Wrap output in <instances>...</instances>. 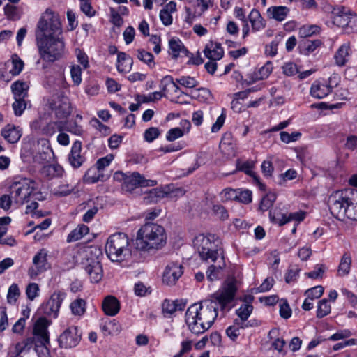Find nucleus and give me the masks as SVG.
Segmentation results:
<instances>
[{"label": "nucleus", "instance_id": "nucleus-1", "mask_svg": "<svg viewBox=\"0 0 357 357\" xmlns=\"http://www.w3.org/2000/svg\"><path fill=\"white\" fill-rule=\"evenodd\" d=\"M237 287L236 281L225 282L216 292L211 295V298L201 301L199 303L191 305L187 310L185 314L189 316L190 321L192 319H201L202 322L200 326L211 327L218 317V304L222 310H224L234 300Z\"/></svg>", "mask_w": 357, "mask_h": 357}, {"label": "nucleus", "instance_id": "nucleus-2", "mask_svg": "<svg viewBox=\"0 0 357 357\" xmlns=\"http://www.w3.org/2000/svg\"><path fill=\"white\" fill-rule=\"evenodd\" d=\"M165 229L155 223L144 224L137 231L135 242V248L144 252H153L166 244Z\"/></svg>", "mask_w": 357, "mask_h": 357}, {"label": "nucleus", "instance_id": "nucleus-3", "mask_svg": "<svg viewBox=\"0 0 357 357\" xmlns=\"http://www.w3.org/2000/svg\"><path fill=\"white\" fill-rule=\"evenodd\" d=\"M50 323L45 317L39 318L34 324L33 336L24 340L11 347L18 352H28L33 347L47 348L50 344L47 328Z\"/></svg>", "mask_w": 357, "mask_h": 357}, {"label": "nucleus", "instance_id": "nucleus-4", "mask_svg": "<svg viewBox=\"0 0 357 357\" xmlns=\"http://www.w3.org/2000/svg\"><path fill=\"white\" fill-rule=\"evenodd\" d=\"M50 323L45 317L39 318L34 324L33 336L24 340L11 347L18 352H28L33 347L47 348L50 344L47 328Z\"/></svg>", "mask_w": 357, "mask_h": 357}, {"label": "nucleus", "instance_id": "nucleus-5", "mask_svg": "<svg viewBox=\"0 0 357 357\" xmlns=\"http://www.w3.org/2000/svg\"><path fill=\"white\" fill-rule=\"evenodd\" d=\"M194 246L202 261L208 263H215L223 257V252L218 245V241L215 240L213 235L204 236L199 234L193 241Z\"/></svg>", "mask_w": 357, "mask_h": 357}, {"label": "nucleus", "instance_id": "nucleus-6", "mask_svg": "<svg viewBox=\"0 0 357 357\" xmlns=\"http://www.w3.org/2000/svg\"><path fill=\"white\" fill-rule=\"evenodd\" d=\"M36 41L43 60L54 62L63 55L65 45L61 36L36 38Z\"/></svg>", "mask_w": 357, "mask_h": 357}, {"label": "nucleus", "instance_id": "nucleus-7", "mask_svg": "<svg viewBox=\"0 0 357 357\" xmlns=\"http://www.w3.org/2000/svg\"><path fill=\"white\" fill-rule=\"evenodd\" d=\"M105 249L108 258L114 262L126 261L131 255L129 240L124 233L111 235L107 241Z\"/></svg>", "mask_w": 357, "mask_h": 357}, {"label": "nucleus", "instance_id": "nucleus-8", "mask_svg": "<svg viewBox=\"0 0 357 357\" xmlns=\"http://www.w3.org/2000/svg\"><path fill=\"white\" fill-rule=\"evenodd\" d=\"M356 197H357V190L353 188H346L334 192L328 199L331 214L337 219L344 220L349 204H353Z\"/></svg>", "mask_w": 357, "mask_h": 357}, {"label": "nucleus", "instance_id": "nucleus-9", "mask_svg": "<svg viewBox=\"0 0 357 357\" xmlns=\"http://www.w3.org/2000/svg\"><path fill=\"white\" fill-rule=\"evenodd\" d=\"M35 35L36 38L61 36L62 26L59 14L46 9L38 22Z\"/></svg>", "mask_w": 357, "mask_h": 357}, {"label": "nucleus", "instance_id": "nucleus-10", "mask_svg": "<svg viewBox=\"0 0 357 357\" xmlns=\"http://www.w3.org/2000/svg\"><path fill=\"white\" fill-rule=\"evenodd\" d=\"M114 178L116 181H123L122 189L127 192H132L139 187L154 186L157 183L156 181L146 179L137 172L126 174L116 172L114 174Z\"/></svg>", "mask_w": 357, "mask_h": 357}, {"label": "nucleus", "instance_id": "nucleus-11", "mask_svg": "<svg viewBox=\"0 0 357 357\" xmlns=\"http://www.w3.org/2000/svg\"><path fill=\"white\" fill-rule=\"evenodd\" d=\"M34 182L28 178H22L14 182L10 186V195L14 204L22 206L29 201L34 190Z\"/></svg>", "mask_w": 357, "mask_h": 357}, {"label": "nucleus", "instance_id": "nucleus-12", "mask_svg": "<svg viewBox=\"0 0 357 357\" xmlns=\"http://www.w3.org/2000/svg\"><path fill=\"white\" fill-rule=\"evenodd\" d=\"M50 108L54 111L59 119H66L71 114V106L68 98L63 95L54 97L49 103Z\"/></svg>", "mask_w": 357, "mask_h": 357}, {"label": "nucleus", "instance_id": "nucleus-13", "mask_svg": "<svg viewBox=\"0 0 357 357\" xmlns=\"http://www.w3.org/2000/svg\"><path fill=\"white\" fill-rule=\"evenodd\" d=\"M61 121H45L44 119L40 117L33 121L31 124V128L36 132H40L41 134L48 137L54 135L57 131L63 130Z\"/></svg>", "mask_w": 357, "mask_h": 357}, {"label": "nucleus", "instance_id": "nucleus-14", "mask_svg": "<svg viewBox=\"0 0 357 357\" xmlns=\"http://www.w3.org/2000/svg\"><path fill=\"white\" fill-rule=\"evenodd\" d=\"M82 334L77 326H70L59 337V344L62 348L69 349L76 347L80 342Z\"/></svg>", "mask_w": 357, "mask_h": 357}, {"label": "nucleus", "instance_id": "nucleus-15", "mask_svg": "<svg viewBox=\"0 0 357 357\" xmlns=\"http://www.w3.org/2000/svg\"><path fill=\"white\" fill-rule=\"evenodd\" d=\"M47 252L45 249L40 250L33 258V265L29 268L28 274L34 278L39 274L47 271L50 265L47 259Z\"/></svg>", "mask_w": 357, "mask_h": 357}, {"label": "nucleus", "instance_id": "nucleus-16", "mask_svg": "<svg viewBox=\"0 0 357 357\" xmlns=\"http://www.w3.org/2000/svg\"><path fill=\"white\" fill-rule=\"evenodd\" d=\"M305 213L302 211L291 213L289 215L284 214L281 213L278 208H275L269 212L271 221L273 223L278 224L280 226L284 225L291 220H296L299 222L305 218Z\"/></svg>", "mask_w": 357, "mask_h": 357}, {"label": "nucleus", "instance_id": "nucleus-17", "mask_svg": "<svg viewBox=\"0 0 357 357\" xmlns=\"http://www.w3.org/2000/svg\"><path fill=\"white\" fill-rule=\"evenodd\" d=\"M64 296L65 294L60 291L54 292L43 306L44 313L48 316L56 317Z\"/></svg>", "mask_w": 357, "mask_h": 357}, {"label": "nucleus", "instance_id": "nucleus-18", "mask_svg": "<svg viewBox=\"0 0 357 357\" xmlns=\"http://www.w3.org/2000/svg\"><path fill=\"white\" fill-rule=\"evenodd\" d=\"M183 273V266L181 264L171 262L165 268L162 276V282L167 285L175 284Z\"/></svg>", "mask_w": 357, "mask_h": 357}, {"label": "nucleus", "instance_id": "nucleus-19", "mask_svg": "<svg viewBox=\"0 0 357 357\" xmlns=\"http://www.w3.org/2000/svg\"><path fill=\"white\" fill-rule=\"evenodd\" d=\"M335 77H330L328 84L322 83L319 81H315L311 86L310 95L316 98L321 99L328 96L333 88V83Z\"/></svg>", "mask_w": 357, "mask_h": 357}, {"label": "nucleus", "instance_id": "nucleus-20", "mask_svg": "<svg viewBox=\"0 0 357 357\" xmlns=\"http://www.w3.org/2000/svg\"><path fill=\"white\" fill-rule=\"evenodd\" d=\"M82 142L75 141L71 147L70 152L68 155V162L70 165L75 168L80 167L86 160L85 157L81 153Z\"/></svg>", "mask_w": 357, "mask_h": 357}, {"label": "nucleus", "instance_id": "nucleus-21", "mask_svg": "<svg viewBox=\"0 0 357 357\" xmlns=\"http://www.w3.org/2000/svg\"><path fill=\"white\" fill-rule=\"evenodd\" d=\"M85 271L89 275L91 281L93 283L99 282L102 278V267L100 262L97 259L88 260Z\"/></svg>", "mask_w": 357, "mask_h": 357}, {"label": "nucleus", "instance_id": "nucleus-22", "mask_svg": "<svg viewBox=\"0 0 357 357\" xmlns=\"http://www.w3.org/2000/svg\"><path fill=\"white\" fill-rule=\"evenodd\" d=\"M102 309L107 316H115L120 310V303L114 296H107L102 303Z\"/></svg>", "mask_w": 357, "mask_h": 357}, {"label": "nucleus", "instance_id": "nucleus-23", "mask_svg": "<svg viewBox=\"0 0 357 357\" xmlns=\"http://www.w3.org/2000/svg\"><path fill=\"white\" fill-rule=\"evenodd\" d=\"M169 53L174 59L179 56H189L190 52L185 47L183 43L178 38H172L169 41Z\"/></svg>", "mask_w": 357, "mask_h": 357}, {"label": "nucleus", "instance_id": "nucleus-24", "mask_svg": "<svg viewBox=\"0 0 357 357\" xmlns=\"http://www.w3.org/2000/svg\"><path fill=\"white\" fill-rule=\"evenodd\" d=\"M1 135L8 142L14 144L20 139L22 133L18 127L8 124L2 129Z\"/></svg>", "mask_w": 357, "mask_h": 357}, {"label": "nucleus", "instance_id": "nucleus-25", "mask_svg": "<svg viewBox=\"0 0 357 357\" xmlns=\"http://www.w3.org/2000/svg\"><path fill=\"white\" fill-rule=\"evenodd\" d=\"M351 52L349 43L342 45L334 55L335 63L339 66H343L348 61V57Z\"/></svg>", "mask_w": 357, "mask_h": 357}, {"label": "nucleus", "instance_id": "nucleus-26", "mask_svg": "<svg viewBox=\"0 0 357 357\" xmlns=\"http://www.w3.org/2000/svg\"><path fill=\"white\" fill-rule=\"evenodd\" d=\"M132 58L125 52H119L117 57V70L120 73H126L130 70L132 66Z\"/></svg>", "mask_w": 357, "mask_h": 357}, {"label": "nucleus", "instance_id": "nucleus-27", "mask_svg": "<svg viewBox=\"0 0 357 357\" xmlns=\"http://www.w3.org/2000/svg\"><path fill=\"white\" fill-rule=\"evenodd\" d=\"M224 257H221L215 263L211 264L206 272V277L209 281H214L219 279L220 271L225 267Z\"/></svg>", "mask_w": 357, "mask_h": 357}, {"label": "nucleus", "instance_id": "nucleus-28", "mask_svg": "<svg viewBox=\"0 0 357 357\" xmlns=\"http://www.w3.org/2000/svg\"><path fill=\"white\" fill-rule=\"evenodd\" d=\"M202 322V319L198 318L192 319L190 321V318L188 315L185 314V323L188 326V329L190 332L195 335L202 334L206 331H208L211 327H207L206 324H204V327L200 326V324Z\"/></svg>", "mask_w": 357, "mask_h": 357}, {"label": "nucleus", "instance_id": "nucleus-29", "mask_svg": "<svg viewBox=\"0 0 357 357\" xmlns=\"http://www.w3.org/2000/svg\"><path fill=\"white\" fill-rule=\"evenodd\" d=\"M28 84L22 81H16L11 85L14 98L25 99L28 96Z\"/></svg>", "mask_w": 357, "mask_h": 357}, {"label": "nucleus", "instance_id": "nucleus-30", "mask_svg": "<svg viewBox=\"0 0 357 357\" xmlns=\"http://www.w3.org/2000/svg\"><path fill=\"white\" fill-rule=\"evenodd\" d=\"M351 261V256L349 252H345L342 255L337 268L338 276L344 277L349 273Z\"/></svg>", "mask_w": 357, "mask_h": 357}, {"label": "nucleus", "instance_id": "nucleus-31", "mask_svg": "<svg viewBox=\"0 0 357 357\" xmlns=\"http://www.w3.org/2000/svg\"><path fill=\"white\" fill-rule=\"evenodd\" d=\"M206 57L211 60H220L224 54L222 48L214 49V43L210 41L205 47L204 50Z\"/></svg>", "mask_w": 357, "mask_h": 357}, {"label": "nucleus", "instance_id": "nucleus-32", "mask_svg": "<svg viewBox=\"0 0 357 357\" xmlns=\"http://www.w3.org/2000/svg\"><path fill=\"white\" fill-rule=\"evenodd\" d=\"M89 231V228L85 225H79L68 235L67 242H75L86 235Z\"/></svg>", "mask_w": 357, "mask_h": 357}, {"label": "nucleus", "instance_id": "nucleus-33", "mask_svg": "<svg viewBox=\"0 0 357 357\" xmlns=\"http://www.w3.org/2000/svg\"><path fill=\"white\" fill-rule=\"evenodd\" d=\"M247 326L246 324H243L242 321H238V319H236L234 320V324L227 328L226 334L231 340L234 341L239 336L240 330Z\"/></svg>", "mask_w": 357, "mask_h": 357}, {"label": "nucleus", "instance_id": "nucleus-34", "mask_svg": "<svg viewBox=\"0 0 357 357\" xmlns=\"http://www.w3.org/2000/svg\"><path fill=\"white\" fill-rule=\"evenodd\" d=\"M252 167H253L252 164L248 161L243 162L242 163H240L238 162L237 163V169L239 171L244 172L248 175L253 176V178L256 181V183L258 185L259 188L261 190H264L265 185L262 183L260 182L259 177L254 174V173L252 171Z\"/></svg>", "mask_w": 357, "mask_h": 357}, {"label": "nucleus", "instance_id": "nucleus-35", "mask_svg": "<svg viewBox=\"0 0 357 357\" xmlns=\"http://www.w3.org/2000/svg\"><path fill=\"white\" fill-rule=\"evenodd\" d=\"M289 11L286 6H273L268 8V13L272 18L281 22L286 18Z\"/></svg>", "mask_w": 357, "mask_h": 357}, {"label": "nucleus", "instance_id": "nucleus-36", "mask_svg": "<svg viewBox=\"0 0 357 357\" xmlns=\"http://www.w3.org/2000/svg\"><path fill=\"white\" fill-rule=\"evenodd\" d=\"M103 174L96 167L89 168L84 176V181L87 183H94L102 180Z\"/></svg>", "mask_w": 357, "mask_h": 357}, {"label": "nucleus", "instance_id": "nucleus-37", "mask_svg": "<svg viewBox=\"0 0 357 357\" xmlns=\"http://www.w3.org/2000/svg\"><path fill=\"white\" fill-rule=\"evenodd\" d=\"M249 18L253 30L259 31L264 27L263 18L257 10H252L249 15Z\"/></svg>", "mask_w": 357, "mask_h": 357}, {"label": "nucleus", "instance_id": "nucleus-38", "mask_svg": "<svg viewBox=\"0 0 357 357\" xmlns=\"http://www.w3.org/2000/svg\"><path fill=\"white\" fill-rule=\"evenodd\" d=\"M253 310V306L250 303H243L241 307L236 310V313L239 317L238 321H242L243 324L250 316Z\"/></svg>", "mask_w": 357, "mask_h": 357}, {"label": "nucleus", "instance_id": "nucleus-39", "mask_svg": "<svg viewBox=\"0 0 357 357\" xmlns=\"http://www.w3.org/2000/svg\"><path fill=\"white\" fill-rule=\"evenodd\" d=\"M70 307L74 315L82 316L86 311V302L84 299L78 298L73 301Z\"/></svg>", "mask_w": 357, "mask_h": 357}, {"label": "nucleus", "instance_id": "nucleus-40", "mask_svg": "<svg viewBox=\"0 0 357 357\" xmlns=\"http://www.w3.org/2000/svg\"><path fill=\"white\" fill-rule=\"evenodd\" d=\"M136 56L139 60L148 65L149 67L153 68L155 66L154 56L151 52H146L144 49H138Z\"/></svg>", "mask_w": 357, "mask_h": 357}, {"label": "nucleus", "instance_id": "nucleus-41", "mask_svg": "<svg viewBox=\"0 0 357 357\" xmlns=\"http://www.w3.org/2000/svg\"><path fill=\"white\" fill-rule=\"evenodd\" d=\"M276 200V195L274 193H268L261 200L259 210L264 212L268 210Z\"/></svg>", "mask_w": 357, "mask_h": 357}, {"label": "nucleus", "instance_id": "nucleus-42", "mask_svg": "<svg viewBox=\"0 0 357 357\" xmlns=\"http://www.w3.org/2000/svg\"><path fill=\"white\" fill-rule=\"evenodd\" d=\"M11 60L12 68L10 70V73L13 75H17L24 68V62L16 54L12 55Z\"/></svg>", "mask_w": 357, "mask_h": 357}, {"label": "nucleus", "instance_id": "nucleus-43", "mask_svg": "<svg viewBox=\"0 0 357 357\" xmlns=\"http://www.w3.org/2000/svg\"><path fill=\"white\" fill-rule=\"evenodd\" d=\"M322 45V42L320 40H306L301 44L302 47L304 49L305 54H309L315 51L319 47Z\"/></svg>", "mask_w": 357, "mask_h": 357}, {"label": "nucleus", "instance_id": "nucleus-44", "mask_svg": "<svg viewBox=\"0 0 357 357\" xmlns=\"http://www.w3.org/2000/svg\"><path fill=\"white\" fill-rule=\"evenodd\" d=\"M331 305L328 303V301L324 298L319 302L317 311V317L323 318L331 312Z\"/></svg>", "mask_w": 357, "mask_h": 357}, {"label": "nucleus", "instance_id": "nucleus-45", "mask_svg": "<svg viewBox=\"0 0 357 357\" xmlns=\"http://www.w3.org/2000/svg\"><path fill=\"white\" fill-rule=\"evenodd\" d=\"M27 106V101L25 99L15 98V102L12 107L16 116H20L22 114Z\"/></svg>", "mask_w": 357, "mask_h": 357}, {"label": "nucleus", "instance_id": "nucleus-46", "mask_svg": "<svg viewBox=\"0 0 357 357\" xmlns=\"http://www.w3.org/2000/svg\"><path fill=\"white\" fill-rule=\"evenodd\" d=\"M20 292L19 287L17 284H13L10 286L7 294V301L10 304L15 303L18 297L20 296Z\"/></svg>", "mask_w": 357, "mask_h": 357}, {"label": "nucleus", "instance_id": "nucleus-47", "mask_svg": "<svg viewBox=\"0 0 357 357\" xmlns=\"http://www.w3.org/2000/svg\"><path fill=\"white\" fill-rule=\"evenodd\" d=\"M176 82L183 86L186 88H195L199 82L194 78L190 76H182L176 79Z\"/></svg>", "mask_w": 357, "mask_h": 357}, {"label": "nucleus", "instance_id": "nucleus-48", "mask_svg": "<svg viewBox=\"0 0 357 357\" xmlns=\"http://www.w3.org/2000/svg\"><path fill=\"white\" fill-rule=\"evenodd\" d=\"M324 287L321 285L309 289L305 292L308 299L314 300L320 298L324 293Z\"/></svg>", "mask_w": 357, "mask_h": 357}, {"label": "nucleus", "instance_id": "nucleus-49", "mask_svg": "<svg viewBox=\"0 0 357 357\" xmlns=\"http://www.w3.org/2000/svg\"><path fill=\"white\" fill-rule=\"evenodd\" d=\"M160 135V130L156 127H151L146 129L144 133V140L148 142H152Z\"/></svg>", "mask_w": 357, "mask_h": 357}, {"label": "nucleus", "instance_id": "nucleus-50", "mask_svg": "<svg viewBox=\"0 0 357 357\" xmlns=\"http://www.w3.org/2000/svg\"><path fill=\"white\" fill-rule=\"evenodd\" d=\"M165 194L166 193L162 190L154 188L149 191V195L147 197H144V199H147V202H157L158 199L163 198Z\"/></svg>", "mask_w": 357, "mask_h": 357}, {"label": "nucleus", "instance_id": "nucleus-51", "mask_svg": "<svg viewBox=\"0 0 357 357\" xmlns=\"http://www.w3.org/2000/svg\"><path fill=\"white\" fill-rule=\"evenodd\" d=\"M70 75L74 84L78 86L82 82V69L79 66H73L70 70Z\"/></svg>", "mask_w": 357, "mask_h": 357}, {"label": "nucleus", "instance_id": "nucleus-52", "mask_svg": "<svg viewBox=\"0 0 357 357\" xmlns=\"http://www.w3.org/2000/svg\"><path fill=\"white\" fill-rule=\"evenodd\" d=\"M222 202L236 199L237 197V190L232 188H225L220 194Z\"/></svg>", "mask_w": 357, "mask_h": 357}, {"label": "nucleus", "instance_id": "nucleus-53", "mask_svg": "<svg viewBox=\"0 0 357 357\" xmlns=\"http://www.w3.org/2000/svg\"><path fill=\"white\" fill-rule=\"evenodd\" d=\"M39 291V286L36 283H30L26 289V294L30 301H33L38 296Z\"/></svg>", "mask_w": 357, "mask_h": 357}, {"label": "nucleus", "instance_id": "nucleus-54", "mask_svg": "<svg viewBox=\"0 0 357 357\" xmlns=\"http://www.w3.org/2000/svg\"><path fill=\"white\" fill-rule=\"evenodd\" d=\"M236 199L243 204H248L252 202V192L249 190L240 192L237 190V197Z\"/></svg>", "mask_w": 357, "mask_h": 357}, {"label": "nucleus", "instance_id": "nucleus-55", "mask_svg": "<svg viewBox=\"0 0 357 357\" xmlns=\"http://www.w3.org/2000/svg\"><path fill=\"white\" fill-rule=\"evenodd\" d=\"M183 130L180 128L170 129L166 135V139L169 142H173L183 135Z\"/></svg>", "mask_w": 357, "mask_h": 357}, {"label": "nucleus", "instance_id": "nucleus-56", "mask_svg": "<svg viewBox=\"0 0 357 357\" xmlns=\"http://www.w3.org/2000/svg\"><path fill=\"white\" fill-rule=\"evenodd\" d=\"M291 309L286 300H282L280 303V315L283 319H288L291 316Z\"/></svg>", "mask_w": 357, "mask_h": 357}, {"label": "nucleus", "instance_id": "nucleus-57", "mask_svg": "<svg viewBox=\"0 0 357 357\" xmlns=\"http://www.w3.org/2000/svg\"><path fill=\"white\" fill-rule=\"evenodd\" d=\"M169 85H172L174 88H175V92H177L179 89L178 86L176 85V84L174 82L172 77L169 75L164 77L160 82V87L162 91L165 92L167 90V87Z\"/></svg>", "mask_w": 357, "mask_h": 357}, {"label": "nucleus", "instance_id": "nucleus-58", "mask_svg": "<svg viewBox=\"0 0 357 357\" xmlns=\"http://www.w3.org/2000/svg\"><path fill=\"white\" fill-rule=\"evenodd\" d=\"M317 26H303L299 29V35L302 38H308L319 31Z\"/></svg>", "mask_w": 357, "mask_h": 357}, {"label": "nucleus", "instance_id": "nucleus-59", "mask_svg": "<svg viewBox=\"0 0 357 357\" xmlns=\"http://www.w3.org/2000/svg\"><path fill=\"white\" fill-rule=\"evenodd\" d=\"M326 267L324 264H317L314 267V270L306 273V275L312 279L322 278Z\"/></svg>", "mask_w": 357, "mask_h": 357}, {"label": "nucleus", "instance_id": "nucleus-60", "mask_svg": "<svg viewBox=\"0 0 357 357\" xmlns=\"http://www.w3.org/2000/svg\"><path fill=\"white\" fill-rule=\"evenodd\" d=\"M301 133L298 132H294L291 134L288 133L287 132L282 131L280 132V139L284 143H289L291 142H295L297 139L301 136Z\"/></svg>", "mask_w": 357, "mask_h": 357}, {"label": "nucleus", "instance_id": "nucleus-61", "mask_svg": "<svg viewBox=\"0 0 357 357\" xmlns=\"http://www.w3.org/2000/svg\"><path fill=\"white\" fill-rule=\"evenodd\" d=\"M91 123L105 136L109 135L111 132L110 128L102 124L98 119H92Z\"/></svg>", "mask_w": 357, "mask_h": 357}, {"label": "nucleus", "instance_id": "nucleus-62", "mask_svg": "<svg viewBox=\"0 0 357 357\" xmlns=\"http://www.w3.org/2000/svg\"><path fill=\"white\" fill-rule=\"evenodd\" d=\"M162 310L164 314H172L176 312L174 301L165 299L162 304Z\"/></svg>", "mask_w": 357, "mask_h": 357}, {"label": "nucleus", "instance_id": "nucleus-63", "mask_svg": "<svg viewBox=\"0 0 357 357\" xmlns=\"http://www.w3.org/2000/svg\"><path fill=\"white\" fill-rule=\"evenodd\" d=\"M282 70L283 73L287 76H293L298 73L297 66L292 62L286 63L282 66Z\"/></svg>", "mask_w": 357, "mask_h": 357}, {"label": "nucleus", "instance_id": "nucleus-64", "mask_svg": "<svg viewBox=\"0 0 357 357\" xmlns=\"http://www.w3.org/2000/svg\"><path fill=\"white\" fill-rule=\"evenodd\" d=\"M212 211L215 215L221 220H225L228 218V213L224 206L215 204L212 208Z\"/></svg>", "mask_w": 357, "mask_h": 357}]
</instances>
